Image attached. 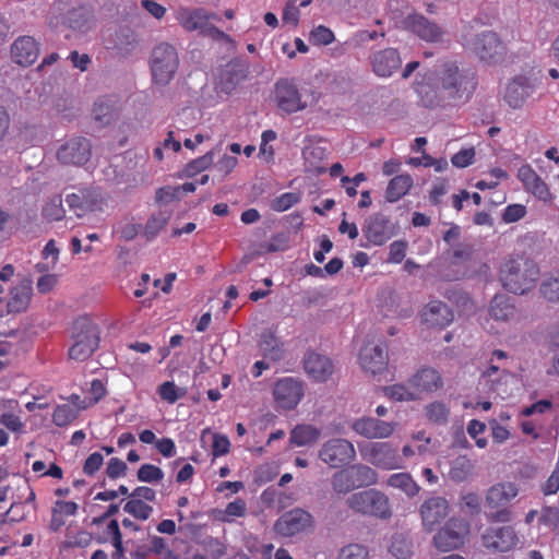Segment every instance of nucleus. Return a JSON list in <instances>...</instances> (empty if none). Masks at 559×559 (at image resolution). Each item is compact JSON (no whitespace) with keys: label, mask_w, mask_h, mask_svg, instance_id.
Instances as JSON below:
<instances>
[{"label":"nucleus","mask_w":559,"mask_h":559,"mask_svg":"<svg viewBox=\"0 0 559 559\" xmlns=\"http://www.w3.org/2000/svg\"><path fill=\"white\" fill-rule=\"evenodd\" d=\"M477 86L474 72L455 60L438 61L417 82L415 91L427 109H451L465 105Z\"/></svg>","instance_id":"obj_1"},{"label":"nucleus","mask_w":559,"mask_h":559,"mask_svg":"<svg viewBox=\"0 0 559 559\" xmlns=\"http://www.w3.org/2000/svg\"><path fill=\"white\" fill-rule=\"evenodd\" d=\"M539 276L537 264L522 257L506 260L499 272L503 287L512 294L523 295L528 292Z\"/></svg>","instance_id":"obj_2"},{"label":"nucleus","mask_w":559,"mask_h":559,"mask_svg":"<svg viewBox=\"0 0 559 559\" xmlns=\"http://www.w3.org/2000/svg\"><path fill=\"white\" fill-rule=\"evenodd\" d=\"M72 345L69 348V358L75 361L87 360L98 348L100 331L88 317L78 318L71 328Z\"/></svg>","instance_id":"obj_3"},{"label":"nucleus","mask_w":559,"mask_h":559,"mask_svg":"<svg viewBox=\"0 0 559 559\" xmlns=\"http://www.w3.org/2000/svg\"><path fill=\"white\" fill-rule=\"evenodd\" d=\"M177 20L187 32H198L199 35L214 41L233 43L229 35L212 24L213 21H219L221 17L216 13L209 12L203 8H180L177 12Z\"/></svg>","instance_id":"obj_4"},{"label":"nucleus","mask_w":559,"mask_h":559,"mask_svg":"<svg viewBox=\"0 0 559 559\" xmlns=\"http://www.w3.org/2000/svg\"><path fill=\"white\" fill-rule=\"evenodd\" d=\"M519 495V488L514 483L501 481L490 486L485 496V507L490 511L486 518L491 523H508L513 513L511 502Z\"/></svg>","instance_id":"obj_5"},{"label":"nucleus","mask_w":559,"mask_h":559,"mask_svg":"<svg viewBox=\"0 0 559 559\" xmlns=\"http://www.w3.org/2000/svg\"><path fill=\"white\" fill-rule=\"evenodd\" d=\"M345 503L352 511L365 516L389 520L393 515L389 497L376 488L354 492Z\"/></svg>","instance_id":"obj_6"},{"label":"nucleus","mask_w":559,"mask_h":559,"mask_svg":"<svg viewBox=\"0 0 559 559\" xmlns=\"http://www.w3.org/2000/svg\"><path fill=\"white\" fill-rule=\"evenodd\" d=\"M66 203L80 219H91L105 212L107 200L98 188H80L67 194Z\"/></svg>","instance_id":"obj_7"},{"label":"nucleus","mask_w":559,"mask_h":559,"mask_svg":"<svg viewBox=\"0 0 559 559\" xmlns=\"http://www.w3.org/2000/svg\"><path fill=\"white\" fill-rule=\"evenodd\" d=\"M179 66L178 53L168 43L157 45L152 51L151 70L155 83L168 84L174 78Z\"/></svg>","instance_id":"obj_8"},{"label":"nucleus","mask_w":559,"mask_h":559,"mask_svg":"<svg viewBox=\"0 0 559 559\" xmlns=\"http://www.w3.org/2000/svg\"><path fill=\"white\" fill-rule=\"evenodd\" d=\"M465 47L480 61L488 64L501 61L504 55V46L493 32L474 35L466 40Z\"/></svg>","instance_id":"obj_9"},{"label":"nucleus","mask_w":559,"mask_h":559,"mask_svg":"<svg viewBox=\"0 0 559 559\" xmlns=\"http://www.w3.org/2000/svg\"><path fill=\"white\" fill-rule=\"evenodd\" d=\"M318 456L331 468H341L356 459V450L347 439L332 438L321 445Z\"/></svg>","instance_id":"obj_10"},{"label":"nucleus","mask_w":559,"mask_h":559,"mask_svg":"<svg viewBox=\"0 0 559 559\" xmlns=\"http://www.w3.org/2000/svg\"><path fill=\"white\" fill-rule=\"evenodd\" d=\"M361 456L370 464L382 469H395L403 466L397 448L389 442H372L360 449Z\"/></svg>","instance_id":"obj_11"},{"label":"nucleus","mask_w":559,"mask_h":559,"mask_svg":"<svg viewBox=\"0 0 559 559\" xmlns=\"http://www.w3.org/2000/svg\"><path fill=\"white\" fill-rule=\"evenodd\" d=\"M469 533V525L462 519H451L433 536V545L441 551L459 548Z\"/></svg>","instance_id":"obj_12"},{"label":"nucleus","mask_w":559,"mask_h":559,"mask_svg":"<svg viewBox=\"0 0 559 559\" xmlns=\"http://www.w3.org/2000/svg\"><path fill=\"white\" fill-rule=\"evenodd\" d=\"M274 100L277 108L288 115L307 107L296 84L287 79H281L275 83Z\"/></svg>","instance_id":"obj_13"},{"label":"nucleus","mask_w":559,"mask_h":559,"mask_svg":"<svg viewBox=\"0 0 559 559\" xmlns=\"http://www.w3.org/2000/svg\"><path fill=\"white\" fill-rule=\"evenodd\" d=\"M313 526V516L302 510L293 509L285 512L274 524V531L284 537H292L299 533L311 530Z\"/></svg>","instance_id":"obj_14"},{"label":"nucleus","mask_w":559,"mask_h":559,"mask_svg":"<svg viewBox=\"0 0 559 559\" xmlns=\"http://www.w3.org/2000/svg\"><path fill=\"white\" fill-rule=\"evenodd\" d=\"M106 47L119 58H129L140 50L141 39L134 29L122 26L110 34Z\"/></svg>","instance_id":"obj_15"},{"label":"nucleus","mask_w":559,"mask_h":559,"mask_svg":"<svg viewBox=\"0 0 559 559\" xmlns=\"http://www.w3.org/2000/svg\"><path fill=\"white\" fill-rule=\"evenodd\" d=\"M362 233L369 242L382 246L396 234V228L388 216L376 213L366 218Z\"/></svg>","instance_id":"obj_16"},{"label":"nucleus","mask_w":559,"mask_h":559,"mask_svg":"<svg viewBox=\"0 0 559 559\" xmlns=\"http://www.w3.org/2000/svg\"><path fill=\"white\" fill-rule=\"evenodd\" d=\"M92 145L86 138H73L62 144L57 151V159L63 165L81 166L91 158Z\"/></svg>","instance_id":"obj_17"},{"label":"nucleus","mask_w":559,"mask_h":559,"mask_svg":"<svg viewBox=\"0 0 559 559\" xmlns=\"http://www.w3.org/2000/svg\"><path fill=\"white\" fill-rule=\"evenodd\" d=\"M449 503L443 497H431L419 508L421 523L426 532H432L449 514Z\"/></svg>","instance_id":"obj_18"},{"label":"nucleus","mask_w":559,"mask_h":559,"mask_svg":"<svg viewBox=\"0 0 559 559\" xmlns=\"http://www.w3.org/2000/svg\"><path fill=\"white\" fill-rule=\"evenodd\" d=\"M359 360L365 371L378 374L386 370L389 357L382 344L367 342L360 349Z\"/></svg>","instance_id":"obj_19"},{"label":"nucleus","mask_w":559,"mask_h":559,"mask_svg":"<svg viewBox=\"0 0 559 559\" xmlns=\"http://www.w3.org/2000/svg\"><path fill=\"white\" fill-rule=\"evenodd\" d=\"M274 399L280 407L293 409L304 395L302 383L293 378H284L275 383Z\"/></svg>","instance_id":"obj_20"},{"label":"nucleus","mask_w":559,"mask_h":559,"mask_svg":"<svg viewBox=\"0 0 559 559\" xmlns=\"http://www.w3.org/2000/svg\"><path fill=\"white\" fill-rule=\"evenodd\" d=\"M518 540V535L512 526L490 527L483 535L484 546L499 552L511 550Z\"/></svg>","instance_id":"obj_21"},{"label":"nucleus","mask_w":559,"mask_h":559,"mask_svg":"<svg viewBox=\"0 0 559 559\" xmlns=\"http://www.w3.org/2000/svg\"><path fill=\"white\" fill-rule=\"evenodd\" d=\"M90 11L85 7H76L64 13L58 31L66 38H71L73 34L86 33L90 29Z\"/></svg>","instance_id":"obj_22"},{"label":"nucleus","mask_w":559,"mask_h":559,"mask_svg":"<svg viewBox=\"0 0 559 559\" xmlns=\"http://www.w3.org/2000/svg\"><path fill=\"white\" fill-rule=\"evenodd\" d=\"M352 429L367 439H383L394 431V424L373 417H364L352 424Z\"/></svg>","instance_id":"obj_23"},{"label":"nucleus","mask_w":559,"mask_h":559,"mask_svg":"<svg viewBox=\"0 0 559 559\" xmlns=\"http://www.w3.org/2000/svg\"><path fill=\"white\" fill-rule=\"evenodd\" d=\"M249 66L245 60L233 59L229 61L221 74V90L230 94L238 84L248 76Z\"/></svg>","instance_id":"obj_24"},{"label":"nucleus","mask_w":559,"mask_h":559,"mask_svg":"<svg viewBox=\"0 0 559 559\" xmlns=\"http://www.w3.org/2000/svg\"><path fill=\"white\" fill-rule=\"evenodd\" d=\"M33 294V282L28 277L22 278L10 292V299L7 304L8 313L24 312L31 302Z\"/></svg>","instance_id":"obj_25"},{"label":"nucleus","mask_w":559,"mask_h":559,"mask_svg":"<svg viewBox=\"0 0 559 559\" xmlns=\"http://www.w3.org/2000/svg\"><path fill=\"white\" fill-rule=\"evenodd\" d=\"M38 45L31 36L19 37L11 46L13 60L23 67L33 64L38 58Z\"/></svg>","instance_id":"obj_26"},{"label":"nucleus","mask_w":559,"mask_h":559,"mask_svg":"<svg viewBox=\"0 0 559 559\" xmlns=\"http://www.w3.org/2000/svg\"><path fill=\"white\" fill-rule=\"evenodd\" d=\"M403 25L427 41H436L441 37L440 28L423 15H408L404 19Z\"/></svg>","instance_id":"obj_27"},{"label":"nucleus","mask_w":559,"mask_h":559,"mask_svg":"<svg viewBox=\"0 0 559 559\" xmlns=\"http://www.w3.org/2000/svg\"><path fill=\"white\" fill-rule=\"evenodd\" d=\"M454 319L453 311L442 301H430L423 311V320L430 326L444 328Z\"/></svg>","instance_id":"obj_28"},{"label":"nucleus","mask_w":559,"mask_h":559,"mask_svg":"<svg viewBox=\"0 0 559 559\" xmlns=\"http://www.w3.org/2000/svg\"><path fill=\"white\" fill-rule=\"evenodd\" d=\"M402 60L396 49L386 48L372 57V69L378 76H390L401 67Z\"/></svg>","instance_id":"obj_29"},{"label":"nucleus","mask_w":559,"mask_h":559,"mask_svg":"<svg viewBox=\"0 0 559 559\" xmlns=\"http://www.w3.org/2000/svg\"><path fill=\"white\" fill-rule=\"evenodd\" d=\"M305 371L316 381H325L333 373L331 359L318 353H308L304 360Z\"/></svg>","instance_id":"obj_30"},{"label":"nucleus","mask_w":559,"mask_h":559,"mask_svg":"<svg viewBox=\"0 0 559 559\" xmlns=\"http://www.w3.org/2000/svg\"><path fill=\"white\" fill-rule=\"evenodd\" d=\"M531 93L530 81L524 76H518L507 85L504 98L512 108H520Z\"/></svg>","instance_id":"obj_31"},{"label":"nucleus","mask_w":559,"mask_h":559,"mask_svg":"<svg viewBox=\"0 0 559 559\" xmlns=\"http://www.w3.org/2000/svg\"><path fill=\"white\" fill-rule=\"evenodd\" d=\"M260 348L264 357L278 361L284 356L283 343L275 336L271 330H265L261 334Z\"/></svg>","instance_id":"obj_32"},{"label":"nucleus","mask_w":559,"mask_h":559,"mask_svg":"<svg viewBox=\"0 0 559 559\" xmlns=\"http://www.w3.org/2000/svg\"><path fill=\"white\" fill-rule=\"evenodd\" d=\"M413 186V178L409 175L393 177L386 187L385 199L388 202H396L404 197Z\"/></svg>","instance_id":"obj_33"},{"label":"nucleus","mask_w":559,"mask_h":559,"mask_svg":"<svg viewBox=\"0 0 559 559\" xmlns=\"http://www.w3.org/2000/svg\"><path fill=\"white\" fill-rule=\"evenodd\" d=\"M489 313L495 320L508 321L514 316L515 308L509 297L496 295L490 302Z\"/></svg>","instance_id":"obj_34"},{"label":"nucleus","mask_w":559,"mask_h":559,"mask_svg":"<svg viewBox=\"0 0 559 559\" xmlns=\"http://www.w3.org/2000/svg\"><path fill=\"white\" fill-rule=\"evenodd\" d=\"M386 484L390 487L402 490L407 497L413 498L420 491L419 485L414 480L408 473L392 474Z\"/></svg>","instance_id":"obj_35"},{"label":"nucleus","mask_w":559,"mask_h":559,"mask_svg":"<svg viewBox=\"0 0 559 559\" xmlns=\"http://www.w3.org/2000/svg\"><path fill=\"white\" fill-rule=\"evenodd\" d=\"M412 382L423 391H432L441 385V377L435 369L424 368L413 377Z\"/></svg>","instance_id":"obj_36"},{"label":"nucleus","mask_w":559,"mask_h":559,"mask_svg":"<svg viewBox=\"0 0 559 559\" xmlns=\"http://www.w3.org/2000/svg\"><path fill=\"white\" fill-rule=\"evenodd\" d=\"M320 431L309 425L296 426L290 432V442L298 447L313 444L318 441Z\"/></svg>","instance_id":"obj_37"},{"label":"nucleus","mask_w":559,"mask_h":559,"mask_svg":"<svg viewBox=\"0 0 559 559\" xmlns=\"http://www.w3.org/2000/svg\"><path fill=\"white\" fill-rule=\"evenodd\" d=\"M473 469L474 465L472 461L468 457L461 455L452 461L449 476L453 481L461 483L472 475Z\"/></svg>","instance_id":"obj_38"},{"label":"nucleus","mask_w":559,"mask_h":559,"mask_svg":"<svg viewBox=\"0 0 559 559\" xmlns=\"http://www.w3.org/2000/svg\"><path fill=\"white\" fill-rule=\"evenodd\" d=\"M357 488L378 483V473L368 465L356 464L349 467Z\"/></svg>","instance_id":"obj_39"},{"label":"nucleus","mask_w":559,"mask_h":559,"mask_svg":"<svg viewBox=\"0 0 559 559\" xmlns=\"http://www.w3.org/2000/svg\"><path fill=\"white\" fill-rule=\"evenodd\" d=\"M428 421L432 425L443 426L449 421L450 408L443 402H432L425 406Z\"/></svg>","instance_id":"obj_40"},{"label":"nucleus","mask_w":559,"mask_h":559,"mask_svg":"<svg viewBox=\"0 0 559 559\" xmlns=\"http://www.w3.org/2000/svg\"><path fill=\"white\" fill-rule=\"evenodd\" d=\"M331 484L332 489L340 495H346L357 488L349 468L333 474Z\"/></svg>","instance_id":"obj_41"},{"label":"nucleus","mask_w":559,"mask_h":559,"mask_svg":"<svg viewBox=\"0 0 559 559\" xmlns=\"http://www.w3.org/2000/svg\"><path fill=\"white\" fill-rule=\"evenodd\" d=\"M170 212L159 211L150 216L145 229L144 236L147 240H152L156 235L167 225L170 219Z\"/></svg>","instance_id":"obj_42"},{"label":"nucleus","mask_w":559,"mask_h":559,"mask_svg":"<svg viewBox=\"0 0 559 559\" xmlns=\"http://www.w3.org/2000/svg\"><path fill=\"white\" fill-rule=\"evenodd\" d=\"M43 216L49 222L61 221L66 216V210L60 195L52 197L43 207Z\"/></svg>","instance_id":"obj_43"},{"label":"nucleus","mask_w":559,"mask_h":559,"mask_svg":"<svg viewBox=\"0 0 559 559\" xmlns=\"http://www.w3.org/2000/svg\"><path fill=\"white\" fill-rule=\"evenodd\" d=\"M123 510L139 520H147L153 511V508L144 501L131 498L123 507Z\"/></svg>","instance_id":"obj_44"},{"label":"nucleus","mask_w":559,"mask_h":559,"mask_svg":"<svg viewBox=\"0 0 559 559\" xmlns=\"http://www.w3.org/2000/svg\"><path fill=\"white\" fill-rule=\"evenodd\" d=\"M78 415L75 407L68 404L59 405L53 412L52 420L57 426L64 427L72 423Z\"/></svg>","instance_id":"obj_45"},{"label":"nucleus","mask_w":559,"mask_h":559,"mask_svg":"<svg viewBox=\"0 0 559 559\" xmlns=\"http://www.w3.org/2000/svg\"><path fill=\"white\" fill-rule=\"evenodd\" d=\"M391 554L397 559H411L412 544L403 536H394L390 546Z\"/></svg>","instance_id":"obj_46"},{"label":"nucleus","mask_w":559,"mask_h":559,"mask_svg":"<svg viewBox=\"0 0 559 559\" xmlns=\"http://www.w3.org/2000/svg\"><path fill=\"white\" fill-rule=\"evenodd\" d=\"M93 117L100 126H107L115 121L116 111L108 104L96 103L93 108Z\"/></svg>","instance_id":"obj_47"},{"label":"nucleus","mask_w":559,"mask_h":559,"mask_svg":"<svg viewBox=\"0 0 559 559\" xmlns=\"http://www.w3.org/2000/svg\"><path fill=\"white\" fill-rule=\"evenodd\" d=\"M147 552L165 556L166 558H171L174 552L168 548L166 540L160 536H152L150 539V547L146 552L139 555V558L145 559L147 558Z\"/></svg>","instance_id":"obj_48"},{"label":"nucleus","mask_w":559,"mask_h":559,"mask_svg":"<svg viewBox=\"0 0 559 559\" xmlns=\"http://www.w3.org/2000/svg\"><path fill=\"white\" fill-rule=\"evenodd\" d=\"M158 393L164 401L173 404L179 399L183 397L187 393V390L183 388H177L174 382L166 381L159 385Z\"/></svg>","instance_id":"obj_49"},{"label":"nucleus","mask_w":559,"mask_h":559,"mask_svg":"<svg viewBox=\"0 0 559 559\" xmlns=\"http://www.w3.org/2000/svg\"><path fill=\"white\" fill-rule=\"evenodd\" d=\"M138 479L143 483H157L164 477L163 471L152 464H143L138 471Z\"/></svg>","instance_id":"obj_50"},{"label":"nucleus","mask_w":559,"mask_h":559,"mask_svg":"<svg viewBox=\"0 0 559 559\" xmlns=\"http://www.w3.org/2000/svg\"><path fill=\"white\" fill-rule=\"evenodd\" d=\"M384 393L388 397L397 402L413 401L416 399V394L402 384L386 386Z\"/></svg>","instance_id":"obj_51"},{"label":"nucleus","mask_w":559,"mask_h":559,"mask_svg":"<svg viewBox=\"0 0 559 559\" xmlns=\"http://www.w3.org/2000/svg\"><path fill=\"white\" fill-rule=\"evenodd\" d=\"M300 200V195L294 192H286L274 200H272L271 207L277 212H284L292 207L294 204L298 203Z\"/></svg>","instance_id":"obj_52"},{"label":"nucleus","mask_w":559,"mask_h":559,"mask_svg":"<svg viewBox=\"0 0 559 559\" xmlns=\"http://www.w3.org/2000/svg\"><path fill=\"white\" fill-rule=\"evenodd\" d=\"M334 38V34L330 28L320 25L310 33L309 40L311 44L320 46L331 44Z\"/></svg>","instance_id":"obj_53"},{"label":"nucleus","mask_w":559,"mask_h":559,"mask_svg":"<svg viewBox=\"0 0 559 559\" xmlns=\"http://www.w3.org/2000/svg\"><path fill=\"white\" fill-rule=\"evenodd\" d=\"M213 159H214V153H213V151H210L206 154H204L203 156L190 162L187 165L188 175L194 176L198 173L205 170L206 168H209L212 165Z\"/></svg>","instance_id":"obj_54"},{"label":"nucleus","mask_w":559,"mask_h":559,"mask_svg":"<svg viewBox=\"0 0 559 559\" xmlns=\"http://www.w3.org/2000/svg\"><path fill=\"white\" fill-rule=\"evenodd\" d=\"M367 549L359 544H349L341 548L337 559H366Z\"/></svg>","instance_id":"obj_55"},{"label":"nucleus","mask_w":559,"mask_h":559,"mask_svg":"<svg viewBox=\"0 0 559 559\" xmlns=\"http://www.w3.org/2000/svg\"><path fill=\"white\" fill-rule=\"evenodd\" d=\"M287 248V237L283 234L275 235L270 241L260 245L259 253L262 252H278Z\"/></svg>","instance_id":"obj_56"},{"label":"nucleus","mask_w":559,"mask_h":559,"mask_svg":"<svg viewBox=\"0 0 559 559\" xmlns=\"http://www.w3.org/2000/svg\"><path fill=\"white\" fill-rule=\"evenodd\" d=\"M540 293L550 302H559V278H549L543 282Z\"/></svg>","instance_id":"obj_57"},{"label":"nucleus","mask_w":559,"mask_h":559,"mask_svg":"<svg viewBox=\"0 0 559 559\" xmlns=\"http://www.w3.org/2000/svg\"><path fill=\"white\" fill-rule=\"evenodd\" d=\"M474 156L475 150L473 147L464 148L454 154L451 162L455 167L464 168L473 163Z\"/></svg>","instance_id":"obj_58"},{"label":"nucleus","mask_w":559,"mask_h":559,"mask_svg":"<svg viewBox=\"0 0 559 559\" xmlns=\"http://www.w3.org/2000/svg\"><path fill=\"white\" fill-rule=\"evenodd\" d=\"M127 469L128 466L122 460L118 457H112L109 460L107 464L106 474L108 475V477L115 479L123 476Z\"/></svg>","instance_id":"obj_59"},{"label":"nucleus","mask_w":559,"mask_h":559,"mask_svg":"<svg viewBox=\"0 0 559 559\" xmlns=\"http://www.w3.org/2000/svg\"><path fill=\"white\" fill-rule=\"evenodd\" d=\"M526 214V209L522 204H511L507 206L504 213L502 215V219L506 223H514L524 217Z\"/></svg>","instance_id":"obj_60"},{"label":"nucleus","mask_w":559,"mask_h":559,"mask_svg":"<svg viewBox=\"0 0 559 559\" xmlns=\"http://www.w3.org/2000/svg\"><path fill=\"white\" fill-rule=\"evenodd\" d=\"M407 242L403 240H396L390 246L389 262L400 263L405 258Z\"/></svg>","instance_id":"obj_61"},{"label":"nucleus","mask_w":559,"mask_h":559,"mask_svg":"<svg viewBox=\"0 0 559 559\" xmlns=\"http://www.w3.org/2000/svg\"><path fill=\"white\" fill-rule=\"evenodd\" d=\"M230 442L226 436L214 433L212 453L214 456L227 454L229 452Z\"/></svg>","instance_id":"obj_62"},{"label":"nucleus","mask_w":559,"mask_h":559,"mask_svg":"<svg viewBox=\"0 0 559 559\" xmlns=\"http://www.w3.org/2000/svg\"><path fill=\"white\" fill-rule=\"evenodd\" d=\"M104 457L100 453H92L84 463L83 471L87 475H94L102 466Z\"/></svg>","instance_id":"obj_63"},{"label":"nucleus","mask_w":559,"mask_h":559,"mask_svg":"<svg viewBox=\"0 0 559 559\" xmlns=\"http://www.w3.org/2000/svg\"><path fill=\"white\" fill-rule=\"evenodd\" d=\"M559 490V467H557L545 484L542 486V491L545 496L555 495Z\"/></svg>","instance_id":"obj_64"}]
</instances>
